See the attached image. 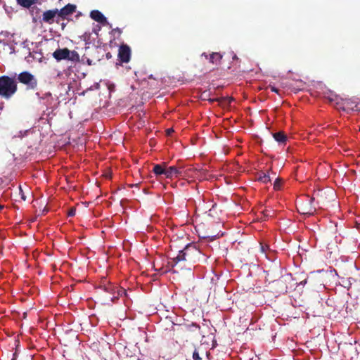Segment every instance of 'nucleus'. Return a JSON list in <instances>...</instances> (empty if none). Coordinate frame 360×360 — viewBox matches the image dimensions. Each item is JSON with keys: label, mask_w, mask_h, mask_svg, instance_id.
<instances>
[{"label": "nucleus", "mask_w": 360, "mask_h": 360, "mask_svg": "<svg viewBox=\"0 0 360 360\" xmlns=\"http://www.w3.org/2000/svg\"><path fill=\"white\" fill-rule=\"evenodd\" d=\"M203 257L204 255L195 245L188 244L182 250L179 251L176 257L172 258L171 265L172 266H175L181 262L193 264L203 259Z\"/></svg>", "instance_id": "nucleus-1"}, {"label": "nucleus", "mask_w": 360, "mask_h": 360, "mask_svg": "<svg viewBox=\"0 0 360 360\" xmlns=\"http://www.w3.org/2000/svg\"><path fill=\"white\" fill-rule=\"evenodd\" d=\"M200 326L196 323L175 325L172 327L173 339L179 345L187 342L194 336L195 332L199 330Z\"/></svg>", "instance_id": "nucleus-2"}, {"label": "nucleus", "mask_w": 360, "mask_h": 360, "mask_svg": "<svg viewBox=\"0 0 360 360\" xmlns=\"http://www.w3.org/2000/svg\"><path fill=\"white\" fill-rule=\"evenodd\" d=\"M18 91V82L15 77L7 75L0 76V96L8 100Z\"/></svg>", "instance_id": "nucleus-3"}, {"label": "nucleus", "mask_w": 360, "mask_h": 360, "mask_svg": "<svg viewBox=\"0 0 360 360\" xmlns=\"http://www.w3.org/2000/svg\"><path fill=\"white\" fill-rule=\"evenodd\" d=\"M18 80L20 83L26 85L27 89H35L38 84L36 77L27 71L20 72L18 75Z\"/></svg>", "instance_id": "nucleus-4"}, {"label": "nucleus", "mask_w": 360, "mask_h": 360, "mask_svg": "<svg viewBox=\"0 0 360 360\" xmlns=\"http://www.w3.org/2000/svg\"><path fill=\"white\" fill-rule=\"evenodd\" d=\"M314 198L306 197L304 201L300 202L297 210L300 213L304 215H312L316 211V207L313 205Z\"/></svg>", "instance_id": "nucleus-5"}, {"label": "nucleus", "mask_w": 360, "mask_h": 360, "mask_svg": "<svg viewBox=\"0 0 360 360\" xmlns=\"http://www.w3.org/2000/svg\"><path fill=\"white\" fill-rule=\"evenodd\" d=\"M184 165L181 160H178L176 165L169 167H166L165 177L172 179L173 177H180L183 176Z\"/></svg>", "instance_id": "nucleus-6"}, {"label": "nucleus", "mask_w": 360, "mask_h": 360, "mask_svg": "<svg viewBox=\"0 0 360 360\" xmlns=\"http://www.w3.org/2000/svg\"><path fill=\"white\" fill-rule=\"evenodd\" d=\"M42 22L51 25L53 22L58 23L60 18H58V8L48 10L43 13Z\"/></svg>", "instance_id": "nucleus-7"}, {"label": "nucleus", "mask_w": 360, "mask_h": 360, "mask_svg": "<svg viewBox=\"0 0 360 360\" xmlns=\"http://www.w3.org/2000/svg\"><path fill=\"white\" fill-rule=\"evenodd\" d=\"M118 58L121 63H128L131 58V49L127 44H122L118 50Z\"/></svg>", "instance_id": "nucleus-8"}, {"label": "nucleus", "mask_w": 360, "mask_h": 360, "mask_svg": "<svg viewBox=\"0 0 360 360\" xmlns=\"http://www.w3.org/2000/svg\"><path fill=\"white\" fill-rule=\"evenodd\" d=\"M77 6L75 4H68L61 9H58V18L64 20L68 15L75 12Z\"/></svg>", "instance_id": "nucleus-9"}, {"label": "nucleus", "mask_w": 360, "mask_h": 360, "mask_svg": "<svg viewBox=\"0 0 360 360\" xmlns=\"http://www.w3.org/2000/svg\"><path fill=\"white\" fill-rule=\"evenodd\" d=\"M201 56L205 57L210 63L215 65H220L223 58L222 54L219 52H212L210 55H207L206 53H202Z\"/></svg>", "instance_id": "nucleus-10"}, {"label": "nucleus", "mask_w": 360, "mask_h": 360, "mask_svg": "<svg viewBox=\"0 0 360 360\" xmlns=\"http://www.w3.org/2000/svg\"><path fill=\"white\" fill-rule=\"evenodd\" d=\"M340 105L344 110H354L357 108V102L352 98H340Z\"/></svg>", "instance_id": "nucleus-11"}, {"label": "nucleus", "mask_w": 360, "mask_h": 360, "mask_svg": "<svg viewBox=\"0 0 360 360\" xmlns=\"http://www.w3.org/2000/svg\"><path fill=\"white\" fill-rule=\"evenodd\" d=\"M70 51L69 49H68L67 48L62 49H56L53 53V56L57 60L68 59L70 57Z\"/></svg>", "instance_id": "nucleus-12"}, {"label": "nucleus", "mask_w": 360, "mask_h": 360, "mask_svg": "<svg viewBox=\"0 0 360 360\" xmlns=\"http://www.w3.org/2000/svg\"><path fill=\"white\" fill-rule=\"evenodd\" d=\"M91 18L95 21L105 25L107 23V18L103 15L101 12L98 10H94L90 13Z\"/></svg>", "instance_id": "nucleus-13"}, {"label": "nucleus", "mask_w": 360, "mask_h": 360, "mask_svg": "<svg viewBox=\"0 0 360 360\" xmlns=\"http://www.w3.org/2000/svg\"><path fill=\"white\" fill-rule=\"evenodd\" d=\"M167 163L162 162V164L155 165L153 169V172L155 175L159 176L164 174L165 176Z\"/></svg>", "instance_id": "nucleus-14"}, {"label": "nucleus", "mask_w": 360, "mask_h": 360, "mask_svg": "<svg viewBox=\"0 0 360 360\" xmlns=\"http://www.w3.org/2000/svg\"><path fill=\"white\" fill-rule=\"evenodd\" d=\"M126 291L124 288H117L114 292L111 293L112 295L111 299L112 302H115L116 300H118L120 296H122L123 295H126Z\"/></svg>", "instance_id": "nucleus-15"}, {"label": "nucleus", "mask_w": 360, "mask_h": 360, "mask_svg": "<svg viewBox=\"0 0 360 360\" xmlns=\"http://www.w3.org/2000/svg\"><path fill=\"white\" fill-rule=\"evenodd\" d=\"M41 58V53L38 52H29L27 56L25 57V60L28 63H32L33 60H39Z\"/></svg>", "instance_id": "nucleus-16"}, {"label": "nucleus", "mask_w": 360, "mask_h": 360, "mask_svg": "<svg viewBox=\"0 0 360 360\" xmlns=\"http://www.w3.org/2000/svg\"><path fill=\"white\" fill-rule=\"evenodd\" d=\"M273 136L275 139V140L280 143H285L287 139L285 134L282 131L274 133L273 134Z\"/></svg>", "instance_id": "nucleus-17"}, {"label": "nucleus", "mask_w": 360, "mask_h": 360, "mask_svg": "<svg viewBox=\"0 0 360 360\" xmlns=\"http://www.w3.org/2000/svg\"><path fill=\"white\" fill-rule=\"evenodd\" d=\"M257 180L263 184H267L271 181L269 175L264 172H260L258 174Z\"/></svg>", "instance_id": "nucleus-18"}, {"label": "nucleus", "mask_w": 360, "mask_h": 360, "mask_svg": "<svg viewBox=\"0 0 360 360\" xmlns=\"http://www.w3.org/2000/svg\"><path fill=\"white\" fill-rule=\"evenodd\" d=\"M38 0H17L19 5L25 7L30 8L32 5L37 3Z\"/></svg>", "instance_id": "nucleus-19"}, {"label": "nucleus", "mask_w": 360, "mask_h": 360, "mask_svg": "<svg viewBox=\"0 0 360 360\" xmlns=\"http://www.w3.org/2000/svg\"><path fill=\"white\" fill-rule=\"evenodd\" d=\"M72 61H78L79 60V56L75 51H70V57L68 58Z\"/></svg>", "instance_id": "nucleus-20"}, {"label": "nucleus", "mask_w": 360, "mask_h": 360, "mask_svg": "<svg viewBox=\"0 0 360 360\" xmlns=\"http://www.w3.org/2000/svg\"><path fill=\"white\" fill-rule=\"evenodd\" d=\"M117 288H120V287L118 286H115L112 284H109L108 285H105L104 286V290L109 292V293H112V292H114L115 290H117Z\"/></svg>", "instance_id": "nucleus-21"}, {"label": "nucleus", "mask_w": 360, "mask_h": 360, "mask_svg": "<svg viewBox=\"0 0 360 360\" xmlns=\"http://www.w3.org/2000/svg\"><path fill=\"white\" fill-rule=\"evenodd\" d=\"M282 185V179L280 178H276L274 183V188L275 190H280Z\"/></svg>", "instance_id": "nucleus-22"}, {"label": "nucleus", "mask_w": 360, "mask_h": 360, "mask_svg": "<svg viewBox=\"0 0 360 360\" xmlns=\"http://www.w3.org/2000/svg\"><path fill=\"white\" fill-rule=\"evenodd\" d=\"M328 100L330 102L335 101L337 104H340V102L338 101V97L336 95L328 97Z\"/></svg>", "instance_id": "nucleus-23"}, {"label": "nucleus", "mask_w": 360, "mask_h": 360, "mask_svg": "<svg viewBox=\"0 0 360 360\" xmlns=\"http://www.w3.org/2000/svg\"><path fill=\"white\" fill-rule=\"evenodd\" d=\"M19 193L20 195V198L22 200H26V196L22 191V186H19Z\"/></svg>", "instance_id": "nucleus-24"}, {"label": "nucleus", "mask_w": 360, "mask_h": 360, "mask_svg": "<svg viewBox=\"0 0 360 360\" xmlns=\"http://www.w3.org/2000/svg\"><path fill=\"white\" fill-rule=\"evenodd\" d=\"M76 214V209L75 207H71L68 212V215L69 217H74Z\"/></svg>", "instance_id": "nucleus-25"}, {"label": "nucleus", "mask_w": 360, "mask_h": 360, "mask_svg": "<svg viewBox=\"0 0 360 360\" xmlns=\"http://www.w3.org/2000/svg\"><path fill=\"white\" fill-rule=\"evenodd\" d=\"M193 360H200L201 359V358L199 356V353L196 349H195V351L193 353Z\"/></svg>", "instance_id": "nucleus-26"}, {"label": "nucleus", "mask_w": 360, "mask_h": 360, "mask_svg": "<svg viewBox=\"0 0 360 360\" xmlns=\"http://www.w3.org/2000/svg\"><path fill=\"white\" fill-rule=\"evenodd\" d=\"M271 212H272L271 210H264V211H262V214H264V217H271Z\"/></svg>", "instance_id": "nucleus-27"}, {"label": "nucleus", "mask_w": 360, "mask_h": 360, "mask_svg": "<svg viewBox=\"0 0 360 360\" xmlns=\"http://www.w3.org/2000/svg\"><path fill=\"white\" fill-rule=\"evenodd\" d=\"M268 88H269V89H270L271 91L275 92V93H276V94H279V90H278V89H277V88H276V87H275L274 86L269 85V86H268Z\"/></svg>", "instance_id": "nucleus-28"}, {"label": "nucleus", "mask_w": 360, "mask_h": 360, "mask_svg": "<svg viewBox=\"0 0 360 360\" xmlns=\"http://www.w3.org/2000/svg\"><path fill=\"white\" fill-rule=\"evenodd\" d=\"M260 246L262 252H265L266 250L269 248L268 245H264L262 243H260Z\"/></svg>", "instance_id": "nucleus-29"}, {"label": "nucleus", "mask_w": 360, "mask_h": 360, "mask_svg": "<svg viewBox=\"0 0 360 360\" xmlns=\"http://www.w3.org/2000/svg\"><path fill=\"white\" fill-rule=\"evenodd\" d=\"M112 31L115 32H117L120 34L122 33V30L120 29L119 27L113 29Z\"/></svg>", "instance_id": "nucleus-30"}, {"label": "nucleus", "mask_w": 360, "mask_h": 360, "mask_svg": "<svg viewBox=\"0 0 360 360\" xmlns=\"http://www.w3.org/2000/svg\"><path fill=\"white\" fill-rule=\"evenodd\" d=\"M173 131H174V130L172 129H168L167 130V135H170Z\"/></svg>", "instance_id": "nucleus-31"}, {"label": "nucleus", "mask_w": 360, "mask_h": 360, "mask_svg": "<svg viewBox=\"0 0 360 360\" xmlns=\"http://www.w3.org/2000/svg\"><path fill=\"white\" fill-rule=\"evenodd\" d=\"M87 63H88V65H92V61L91 60L88 59L87 60Z\"/></svg>", "instance_id": "nucleus-32"}, {"label": "nucleus", "mask_w": 360, "mask_h": 360, "mask_svg": "<svg viewBox=\"0 0 360 360\" xmlns=\"http://www.w3.org/2000/svg\"><path fill=\"white\" fill-rule=\"evenodd\" d=\"M22 136H23V135H22V132L20 131V132H19V134H18V137H19V138H22Z\"/></svg>", "instance_id": "nucleus-33"}, {"label": "nucleus", "mask_w": 360, "mask_h": 360, "mask_svg": "<svg viewBox=\"0 0 360 360\" xmlns=\"http://www.w3.org/2000/svg\"><path fill=\"white\" fill-rule=\"evenodd\" d=\"M106 57H107L108 58H111V55H110V53H108L106 54Z\"/></svg>", "instance_id": "nucleus-34"}, {"label": "nucleus", "mask_w": 360, "mask_h": 360, "mask_svg": "<svg viewBox=\"0 0 360 360\" xmlns=\"http://www.w3.org/2000/svg\"><path fill=\"white\" fill-rule=\"evenodd\" d=\"M217 98H212V99H210L209 101L211 102V103H213L214 101H217Z\"/></svg>", "instance_id": "nucleus-35"}, {"label": "nucleus", "mask_w": 360, "mask_h": 360, "mask_svg": "<svg viewBox=\"0 0 360 360\" xmlns=\"http://www.w3.org/2000/svg\"><path fill=\"white\" fill-rule=\"evenodd\" d=\"M236 59H238L237 56L236 55H233V60H236Z\"/></svg>", "instance_id": "nucleus-36"}, {"label": "nucleus", "mask_w": 360, "mask_h": 360, "mask_svg": "<svg viewBox=\"0 0 360 360\" xmlns=\"http://www.w3.org/2000/svg\"><path fill=\"white\" fill-rule=\"evenodd\" d=\"M4 206L0 204V211L3 209Z\"/></svg>", "instance_id": "nucleus-37"}]
</instances>
